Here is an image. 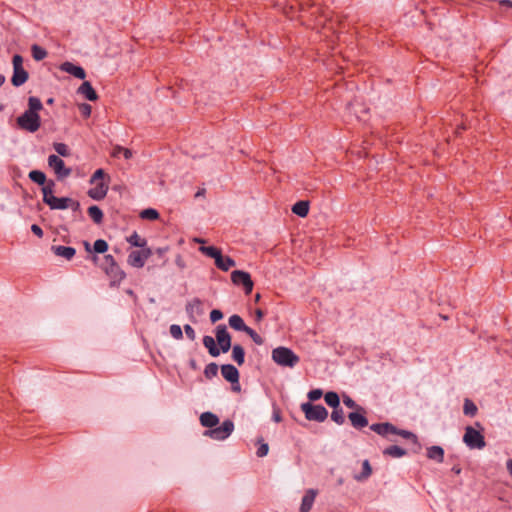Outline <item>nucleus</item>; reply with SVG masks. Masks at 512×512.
I'll return each instance as SVG.
<instances>
[{
  "label": "nucleus",
  "instance_id": "864d4df0",
  "mask_svg": "<svg viewBox=\"0 0 512 512\" xmlns=\"http://www.w3.org/2000/svg\"><path fill=\"white\" fill-rule=\"evenodd\" d=\"M79 110L83 117L88 118L91 115L92 107L87 103H82L79 105Z\"/></svg>",
  "mask_w": 512,
  "mask_h": 512
},
{
  "label": "nucleus",
  "instance_id": "6ab92c4d",
  "mask_svg": "<svg viewBox=\"0 0 512 512\" xmlns=\"http://www.w3.org/2000/svg\"><path fill=\"white\" fill-rule=\"evenodd\" d=\"M71 202L70 197H56L54 196L49 202L46 203L52 210H64L69 208Z\"/></svg>",
  "mask_w": 512,
  "mask_h": 512
},
{
  "label": "nucleus",
  "instance_id": "ea45409f",
  "mask_svg": "<svg viewBox=\"0 0 512 512\" xmlns=\"http://www.w3.org/2000/svg\"><path fill=\"white\" fill-rule=\"evenodd\" d=\"M140 217L145 220L154 221L160 217V214L154 208H147L141 211Z\"/></svg>",
  "mask_w": 512,
  "mask_h": 512
},
{
  "label": "nucleus",
  "instance_id": "5fc2aeb1",
  "mask_svg": "<svg viewBox=\"0 0 512 512\" xmlns=\"http://www.w3.org/2000/svg\"><path fill=\"white\" fill-rule=\"evenodd\" d=\"M268 452H269L268 444L265 443V442H261L259 447H258V449H257V451H256V455L258 457L262 458V457H265L268 454Z\"/></svg>",
  "mask_w": 512,
  "mask_h": 512
},
{
  "label": "nucleus",
  "instance_id": "20e7f679",
  "mask_svg": "<svg viewBox=\"0 0 512 512\" xmlns=\"http://www.w3.org/2000/svg\"><path fill=\"white\" fill-rule=\"evenodd\" d=\"M17 125L22 130L30 133L36 132L41 126V118L39 114L24 111L16 120Z\"/></svg>",
  "mask_w": 512,
  "mask_h": 512
},
{
  "label": "nucleus",
  "instance_id": "8fccbe9b",
  "mask_svg": "<svg viewBox=\"0 0 512 512\" xmlns=\"http://www.w3.org/2000/svg\"><path fill=\"white\" fill-rule=\"evenodd\" d=\"M245 333L249 335L255 344L262 345L264 343V339L252 328L249 327Z\"/></svg>",
  "mask_w": 512,
  "mask_h": 512
},
{
  "label": "nucleus",
  "instance_id": "f03ea898",
  "mask_svg": "<svg viewBox=\"0 0 512 512\" xmlns=\"http://www.w3.org/2000/svg\"><path fill=\"white\" fill-rule=\"evenodd\" d=\"M301 410L309 421L324 422L328 417L327 409L321 404L315 405L311 402H305L301 404Z\"/></svg>",
  "mask_w": 512,
  "mask_h": 512
},
{
  "label": "nucleus",
  "instance_id": "bb28decb",
  "mask_svg": "<svg viewBox=\"0 0 512 512\" xmlns=\"http://www.w3.org/2000/svg\"><path fill=\"white\" fill-rule=\"evenodd\" d=\"M56 183L54 180L49 179L47 182L42 186V194H43V202L46 204L54 197V189H55Z\"/></svg>",
  "mask_w": 512,
  "mask_h": 512
},
{
  "label": "nucleus",
  "instance_id": "49530a36",
  "mask_svg": "<svg viewBox=\"0 0 512 512\" xmlns=\"http://www.w3.org/2000/svg\"><path fill=\"white\" fill-rule=\"evenodd\" d=\"M331 419L338 425H342L345 422L344 412L340 406L337 409H333Z\"/></svg>",
  "mask_w": 512,
  "mask_h": 512
},
{
  "label": "nucleus",
  "instance_id": "b1692460",
  "mask_svg": "<svg viewBox=\"0 0 512 512\" xmlns=\"http://www.w3.org/2000/svg\"><path fill=\"white\" fill-rule=\"evenodd\" d=\"M427 457L438 463L444 461V449L441 446L433 445L427 448Z\"/></svg>",
  "mask_w": 512,
  "mask_h": 512
},
{
  "label": "nucleus",
  "instance_id": "f8f14e48",
  "mask_svg": "<svg viewBox=\"0 0 512 512\" xmlns=\"http://www.w3.org/2000/svg\"><path fill=\"white\" fill-rule=\"evenodd\" d=\"M60 69L77 79L83 80L86 77V72L83 67L76 65L72 62L66 61L60 65Z\"/></svg>",
  "mask_w": 512,
  "mask_h": 512
},
{
  "label": "nucleus",
  "instance_id": "72a5a7b5",
  "mask_svg": "<svg viewBox=\"0 0 512 512\" xmlns=\"http://www.w3.org/2000/svg\"><path fill=\"white\" fill-rule=\"evenodd\" d=\"M28 177L32 182L41 186L47 182L46 175L41 170H31L28 174Z\"/></svg>",
  "mask_w": 512,
  "mask_h": 512
},
{
  "label": "nucleus",
  "instance_id": "2eb2a0df",
  "mask_svg": "<svg viewBox=\"0 0 512 512\" xmlns=\"http://www.w3.org/2000/svg\"><path fill=\"white\" fill-rule=\"evenodd\" d=\"M105 273L110 277L111 283L116 284L120 283L126 276L125 272L120 268V266L116 263L108 267V270Z\"/></svg>",
  "mask_w": 512,
  "mask_h": 512
},
{
  "label": "nucleus",
  "instance_id": "680f3d73",
  "mask_svg": "<svg viewBox=\"0 0 512 512\" xmlns=\"http://www.w3.org/2000/svg\"><path fill=\"white\" fill-rule=\"evenodd\" d=\"M272 419L277 423L282 421L280 410L276 406L273 407Z\"/></svg>",
  "mask_w": 512,
  "mask_h": 512
},
{
  "label": "nucleus",
  "instance_id": "412c9836",
  "mask_svg": "<svg viewBox=\"0 0 512 512\" xmlns=\"http://www.w3.org/2000/svg\"><path fill=\"white\" fill-rule=\"evenodd\" d=\"M200 423L202 426L213 429L219 423V417L212 412H203L200 416Z\"/></svg>",
  "mask_w": 512,
  "mask_h": 512
},
{
  "label": "nucleus",
  "instance_id": "e433bc0d",
  "mask_svg": "<svg viewBox=\"0 0 512 512\" xmlns=\"http://www.w3.org/2000/svg\"><path fill=\"white\" fill-rule=\"evenodd\" d=\"M392 434L399 435V436L403 437L404 439L411 441L413 444L420 446L418 437L411 431L400 429V428L396 427V431L393 432Z\"/></svg>",
  "mask_w": 512,
  "mask_h": 512
},
{
  "label": "nucleus",
  "instance_id": "13d9d810",
  "mask_svg": "<svg viewBox=\"0 0 512 512\" xmlns=\"http://www.w3.org/2000/svg\"><path fill=\"white\" fill-rule=\"evenodd\" d=\"M184 331H185V334H186L188 339H190L191 341L195 340L196 333H195V330L192 328L191 325H189V324L184 325Z\"/></svg>",
  "mask_w": 512,
  "mask_h": 512
},
{
  "label": "nucleus",
  "instance_id": "7c9ffc66",
  "mask_svg": "<svg viewBox=\"0 0 512 512\" xmlns=\"http://www.w3.org/2000/svg\"><path fill=\"white\" fill-rule=\"evenodd\" d=\"M372 474V468L369 460L365 459L362 463V471L359 474L354 475V479L358 482L367 480Z\"/></svg>",
  "mask_w": 512,
  "mask_h": 512
},
{
  "label": "nucleus",
  "instance_id": "4c0bfd02",
  "mask_svg": "<svg viewBox=\"0 0 512 512\" xmlns=\"http://www.w3.org/2000/svg\"><path fill=\"white\" fill-rule=\"evenodd\" d=\"M477 411H478V408H477L476 404L472 400L466 398L464 400L463 413L466 416L474 417L476 415Z\"/></svg>",
  "mask_w": 512,
  "mask_h": 512
},
{
  "label": "nucleus",
  "instance_id": "4d7b16f0",
  "mask_svg": "<svg viewBox=\"0 0 512 512\" xmlns=\"http://www.w3.org/2000/svg\"><path fill=\"white\" fill-rule=\"evenodd\" d=\"M223 318V313L219 309H213L210 312V320L212 323H216Z\"/></svg>",
  "mask_w": 512,
  "mask_h": 512
},
{
  "label": "nucleus",
  "instance_id": "aec40b11",
  "mask_svg": "<svg viewBox=\"0 0 512 512\" xmlns=\"http://www.w3.org/2000/svg\"><path fill=\"white\" fill-rule=\"evenodd\" d=\"M317 491L314 489H309L306 491L302 498L301 506H300V512H309L310 509L313 506V503L315 501Z\"/></svg>",
  "mask_w": 512,
  "mask_h": 512
},
{
  "label": "nucleus",
  "instance_id": "0eeeda50",
  "mask_svg": "<svg viewBox=\"0 0 512 512\" xmlns=\"http://www.w3.org/2000/svg\"><path fill=\"white\" fill-rule=\"evenodd\" d=\"M231 281L234 285L242 286L245 294H250L253 290V281L248 272L243 270H234L231 273Z\"/></svg>",
  "mask_w": 512,
  "mask_h": 512
},
{
  "label": "nucleus",
  "instance_id": "6e6552de",
  "mask_svg": "<svg viewBox=\"0 0 512 512\" xmlns=\"http://www.w3.org/2000/svg\"><path fill=\"white\" fill-rule=\"evenodd\" d=\"M215 338L217 341V346L220 349V353H226L233 347L231 345V335L227 331V327L224 324H220L216 327Z\"/></svg>",
  "mask_w": 512,
  "mask_h": 512
},
{
  "label": "nucleus",
  "instance_id": "79ce46f5",
  "mask_svg": "<svg viewBox=\"0 0 512 512\" xmlns=\"http://www.w3.org/2000/svg\"><path fill=\"white\" fill-rule=\"evenodd\" d=\"M69 208L72 210L74 220H82L83 219V213L81 210L80 203L78 201L71 198Z\"/></svg>",
  "mask_w": 512,
  "mask_h": 512
},
{
  "label": "nucleus",
  "instance_id": "a878e982",
  "mask_svg": "<svg viewBox=\"0 0 512 512\" xmlns=\"http://www.w3.org/2000/svg\"><path fill=\"white\" fill-rule=\"evenodd\" d=\"M228 323L229 326L236 331L246 332L247 329L249 328V326L245 324L242 317L237 314L230 316Z\"/></svg>",
  "mask_w": 512,
  "mask_h": 512
},
{
  "label": "nucleus",
  "instance_id": "7ed1b4c3",
  "mask_svg": "<svg viewBox=\"0 0 512 512\" xmlns=\"http://www.w3.org/2000/svg\"><path fill=\"white\" fill-rule=\"evenodd\" d=\"M12 64L13 75L11 77V83L15 87H20L29 78L28 72L23 68V57L19 54H15L12 58Z\"/></svg>",
  "mask_w": 512,
  "mask_h": 512
},
{
  "label": "nucleus",
  "instance_id": "f257e3e1",
  "mask_svg": "<svg viewBox=\"0 0 512 512\" xmlns=\"http://www.w3.org/2000/svg\"><path fill=\"white\" fill-rule=\"evenodd\" d=\"M272 360L281 367H295L299 361V356L292 349L284 346L276 347L272 350Z\"/></svg>",
  "mask_w": 512,
  "mask_h": 512
},
{
  "label": "nucleus",
  "instance_id": "473e14b6",
  "mask_svg": "<svg viewBox=\"0 0 512 512\" xmlns=\"http://www.w3.org/2000/svg\"><path fill=\"white\" fill-rule=\"evenodd\" d=\"M43 109V104L38 97L30 96L28 98V109L27 112L39 114L38 112Z\"/></svg>",
  "mask_w": 512,
  "mask_h": 512
},
{
  "label": "nucleus",
  "instance_id": "6e6d98bb",
  "mask_svg": "<svg viewBox=\"0 0 512 512\" xmlns=\"http://www.w3.org/2000/svg\"><path fill=\"white\" fill-rule=\"evenodd\" d=\"M343 403L345 406H347L348 408H352V409H360V410H363L360 406H358L356 404V402L351 398L349 397L348 395H344L343 396Z\"/></svg>",
  "mask_w": 512,
  "mask_h": 512
},
{
  "label": "nucleus",
  "instance_id": "c9c22d12",
  "mask_svg": "<svg viewBox=\"0 0 512 512\" xmlns=\"http://www.w3.org/2000/svg\"><path fill=\"white\" fill-rule=\"evenodd\" d=\"M127 241L131 246H134V247L145 248L147 245V240L145 238H142L140 235H138L137 232H133L127 238Z\"/></svg>",
  "mask_w": 512,
  "mask_h": 512
},
{
  "label": "nucleus",
  "instance_id": "393cba45",
  "mask_svg": "<svg viewBox=\"0 0 512 512\" xmlns=\"http://www.w3.org/2000/svg\"><path fill=\"white\" fill-rule=\"evenodd\" d=\"M202 342L212 357H218L220 355V349L217 346L216 340L212 336L205 335Z\"/></svg>",
  "mask_w": 512,
  "mask_h": 512
},
{
  "label": "nucleus",
  "instance_id": "c756f323",
  "mask_svg": "<svg viewBox=\"0 0 512 512\" xmlns=\"http://www.w3.org/2000/svg\"><path fill=\"white\" fill-rule=\"evenodd\" d=\"M383 454L393 458H401L407 454V451L400 446L391 445L383 450Z\"/></svg>",
  "mask_w": 512,
  "mask_h": 512
},
{
  "label": "nucleus",
  "instance_id": "774afa93",
  "mask_svg": "<svg viewBox=\"0 0 512 512\" xmlns=\"http://www.w3.org/2000/svg\"><path fill=\"white\" fill-rule=\"evenodd\" d=\"M507 470L509 471L510 475L512 476V459H509L506 463Z\"/></svg>",
  "mask_w": 512,
  "mask_h": 512
},
{
  "label": "nucleus",
  "instance_id": "37998d69",
  "mask_svg": "<svg viewBox=\"0 0 512 512\" xmlns=\"http://www.w3.org/2000/svg\"><path fill=\"white\" fill-rule=\"evenodd\" d=\"M112 156L113 157L123 156L126 160H128L132 157V151L130 149L124 148L122 146H116L113 149Z\"/></svg>",
  "mask_w": 512,
  "mask_h": 512
},
{
  "label": "nucleus",
  "instance_id": "f3484780",
  "mask_svg": "<svg viewBox=\"0 0 512 512\" xmlns=\"http://www.w3.org/2000/svg\"><path fill=\"white\" fill-rule=\"evenodd\" d=\"M348 418L351 425L356 429H362L368 425V419L363 413H359L357 411L350 412L348 414Z\"/></svg>",
  "mask_w": 512,
  "mask_h": 512
},
{
  "label": "nucleus",
  "instance_id": "4be33fe9",
  "mask_svg": "<svg viewBox=\"0 0 512 512\" xmlns=\"http://www.w3.org/2000/svg\"><path fill=\"white\" fill-rule=\"evenodd\" d=\"M51 250L54 252L55 255L63 257L67 260H71L76 254L75 248L70 246H52Z\"/></svg>",
  "mask_w": 512,
  "mask_h": 512
},
{
  "label": "nucleus",
  "instance_id": "9b49d317",
  "mask_svg": "<svg viewBox=\"0 0 512 512\" xmlns=\"http://www.w3.org/2000/svg\"><path fill=\"white\" fill-rule=\"evenodd\" d=\"M186 313L192 322H196V316H201L204 311L202 308V301L199 298H194L186 304Z\"/></svg>",
  "mask_w": 512,
  "mask_h": 512
},
{
  "label": "nucleus",
  "instance_id": "423d86ee",
  "mask_svg": "<svg viewBox=\"0 0 512 512\" xmlns=\"http://www.w3.org/2000/svg\"><path fill=\"white\" fill-rule=\"evenodd\" d=\"M234 430V423L230 419H226L220 426H215L213 429L205 430L204 435L217 441L227 439Z\"/></svg>",
  "mask_w": 512,
  "mask_h": 512
},
{
  "label": "nucleus",
  "instance_id": "de8ad7c7",
  "mask_svg": "<svg viewBox=\"0 0 512 512\" xmlns=\"http://www.w3.org/2000/svg\"><path fill=\"white\" fill-rule=\"evenodd\" d=\"M218 374V365L214 362L209 363L204 369V375L207 379H212Z\"/></svg>",
  "mask_w": 512,
  "mask_h": 512
},
{
  "label": "nucleus",
  "instance_id": "2f4dec72",
  "mask_svg": "<svg viewBox=\"0 0 512 512\" xmlns=\"http://www.w3.org/2000/svg\"><path fill=\"white\" fill-rule=\"evenodd\" d=\"M324 400H325V403L333 409H337L340 406V397H339L338 393H336L334 391L327 392L324 395Z\"/></svg>",
  "mask_w": 512,
  "mask_h": 512
},
{
  "label": "nucleus",
  "instance_id": "bf43d9fd",
  "mask_svg": "<svg viewBox=\"0 0 512 512\" xmlns=\"http://www.w3.org/2000/svg\"><path fill=\"white\" fill-rule=\"evenodd\" d=\"M105 177V171L103 169H97L92 175L90 182L93 183L97 180H102Z\"/></svg>",
  "mask_w": 512,
  "mask_h": 512
},
{
  "label": "nucleus",
  "instance_id": "4468645a",
  "mask_svg": "<svg viewBox=\"0 0 512 512\" xmlns=\"http://www.w3.org/2000/svg\"><path fill=\"white\" fill-rule=\"evenodd\" d=\"M370 429L380 436L387 437L396 431V426L389 422L374 423L370 425Z\"/></svg>",
  "mask_w": 512,
  "mask_h": 512
},
{
  "label": "nucleus",
  "instance_id": "338daca9",
  "mask_svg": "<svg viewBox=\"0 0 512 512\" xmlns=\"http://www.w3.org/2000/svg\"><path fill=\"white\" fill-rule=\"evenodd\" d=\"M500 5L506 6V7H512V0H501Z\"/></svg>",
  "mask_w": 512,
  "mask_h": 512
},
{
  "label": "nucleus",
  "instance_id": "dca6fc26",
  "mask_svg": "<svg viewBox=\"0 0 512 512\" xmlns=\"http://www.w3.org/2000/svg\"><path fill=\"white\" fill-rule=\"evenodd\" d=\"M108 192V185L104 182H99L94 188L88 191V196L93 200L100 201L105 198Z\"/></svg>",
  "mask_w": 512,
  "mask_h": 512
},
{
  "label": "nucleus",
  "instance_id": "cd10ccee",
  "mask_svg": "<svg viewBox=\"0 0 512 512\" xmlns=\"http://www.w3.org/2000/svg\"><path fill=\"white\" fill-rule=\"evenodd\" d=\"M232 349V359L235 361L239 366L243 365L245 362V350L244 348L239 345L235 344L233 345Z\"/></svg>",
  "mask_w": 512,
  "mask_h": 512
},
{
  "label": "nucleus",
  "instance_id": "58836bf2",
  "mask_svg": "<svg viewBox=\"0 0 512 512\" xmlns=\"http://www.w3.org/2000/svg\"><path fill=\"white\" fill-rule=\"evenodd\" d=\"M199 251L207 257L213 258L214 261L221 254V250L215 246H201Z\"/></svg>",
  "mask_w": 512,
  "mask_h": 512
},
{
  "label": "nucleus",
  "instance_id": "a18cd8bd",
  "mask_svg": "<svg viewBox=\"0 0 512 512\" xmlns=\"http://www.w3.org/2000/svg\"><path fill=\"white\" fill-rule=\"evenodd\" d=\"M108 250V243L104 239H97L93 244V252L103 254Z\"/></svg>",
  "mask_w": 512,
  "mask_h": 512
},
{
  "label": "nucleus",
  "instance_id": "052dcab7",
  "mask_svg": "<svg viewBox=\"0 0 512 512\" xmlns=\"http://www.w3.org/2000/svg\"><path fill=\"white\" fill-rule=\"evenodd\" d=\"M31 231L39 238L43 237V230L38 224H32Z\"/></svg>",
  "mask_w": 512,
  "mask_h": 512
},
{
  "label": "nucleus",
  "instance_id": "c85d7f7f",
  "mask_svg": "<svg viewBox=\"0 0 512 512\" xmlns=\"http://www.w3.org/2000/svg\"><path fill=\"white\" fill-rule=\"evenodd\" d=\"M292 212L299 217H306L309 212L308 201L300 200L292 206Z\"/></svg>",
  "mask_w": 512,
  "mask_h": 512
},
{
  "label": "nucleus",
  "instance_id": "5701e85b",
  "mask_svg": "<svg viewBox=\"0 0 512 512\" xmlns=\"http://www.w3.org/2000/svg\"><path fill=\"white\" fill-rule=\"evenodd\" d=\"M218 269L222 271H228L231 267L236 265V262L230 256H225L222 253L214 261Z\"/></svg>",
  "mask_w": 512,
  "mask_h": 512
},
{
  "label": "nucleus",
  "instance_id": "1a4fd4ad",
  "mask_svg": "<svg viewBox=\"0 0 512 512\" xmlns=\"http://www.w3.org/2000/svg\"><path fill=\"white\" fill-rule=\"evenodd\" d=\"M48 165L50 168L53 169L54 173L56 174L59 180L68 177L72 172V169L66 167L64 161L58 155L55 154L49 155Z\"/></svg>",
  "mask_w": 512,
  "mask_h": 512
},
{
  "label": "nucleus",
  "instance_id": "a211bd4d",
  "mask_svg": "<svg viewBox=\"0 0 512 512\" xmlns=\"http://www.w3.org/2000/svg\"><path fill=\"white\" fill-rule=\"evenodd\" d=\"M79 94L83 95L89 101H96L98 95L89 81H84L78 88Z\"/></svg>",
  "mask_w": 512,
  "mask_h": 512
},
{
  "label": "nucleus",
  "instance_id": "a19ab883",
  "mask_svg": "<svg viewBox=\"0 0 512 512\" xmlns=\"http://www.w3.org/2000/svg\"><path fill=\"white\" fill-rule=\"evenodd\" d=\"M31 52H32L33 58L36 61H41L44 58H46V56H47V51L43 47H41V46H39L37 44H34L31 47Z\"/></svg>",
  "mask_w": 512,
  "mask_h": 512
},
{
  "label": "nucleus",
  "instance_id": "603ef678",
  "mask_svg": "<svg viewBox=\"0 0 512 512\" xmlns=\"http://www.w3.org/2000/svg\"><path fill=\"white\" fill-rule=\"evenodd\" d=\"M323 395V391L321 389H312L308 392L307 397L310 401H317Z\"/></svg>",
  "mask_w": 512,
  "mask_h": 512
},
{
  "label": "nucleus",
  "instance_id": "c03bdc74",
  "mask_svg": "<svg viewBox=\"0 0 512 512\" xmlns=\"http://www.w3.org/2000/svg\"><path fill=\"white\" fill-rule=\"evenodd\" d=\"M53 149L62 157H68L70 155V149L65 143L55 142L53 143Z\"/></svg>",
  "mask_w": 512,
  "mask_h": 512
},
{
  "label": "nucleus",
  "instance_id": "3c124183",
  "mask_svg": "<svg viewBox=\"0 0 512 512\" xmlns=\"http://www.w3.org/2000/svg\"><path fill=\"white\" fill-rule=\"evenodd\" d=\"M115 262V259L112 255H105L101 261H100V264H99V267L101 269H103L104 271H107L108 270V267L113 265V263Z\"/></svg>",
  "mask_w": 512,
  "mask_h": 512
},
{
  "label": "nucleus",
  "instance_id": "9d476101",
  "mask_svg": "<svg viewBox=\"0 0 512 512\" xmlns=\"http://www.w3.org/2000/svg\"><path fill=\"white\" fill-rule=\"evenodd\" d=\"M151 255L152 250L148 247L142 248L141 250H134L128 255L127 263L134 268H142Z\"/></svg>",
  "mask_w": 512,
  "mask_h": 512
},
{
  "label": "nucleus",
  "instance_id": "09e8293b",
  "mask_svg": "<svg viewBox=\"0 0 512 512\" xmlns=\"http://www.w3.org/2000/svg\"><path fill=\"white\" fill-rule=\"evenodd\" d=\"M169 332L171 336L176 340H181L183 338L182 328L178 324H172L169 328Z\"/></svg>",
  "mask_w": 512,
  "mask_h": 512
},
{
  "label": "nucleus",
  "instance_id": "0e129e2a",
  "mask_svg": "<svg viewBox=\"0 0 512 512\" xmlns=\"http://www.w3.org/2000/svg\"><path fill=\"white\" fill-rule=\"evenodd\" d=\"M231 389L233 392H240L241 391V386L239 384V380L237 381V383H231Z\"/></svg>",
  "mask_w": 512,
  "mask_h": 512
},
{
  "label": "nucleus",
  "instance_id": "69168bd1",
  "mask_svg": "<svg viewBox=\"0 0 512 512\" xmlns=\"http://www.w3.org/2000/svg\"><path fill=\"white\" fill-rule=\"evenodd\" d=\"M189 366L193 370H197L198 369V365H197V362H196L195 359H190L189 360Z\"/></svg>",
  "mask_w": 512,
  "mask_h": 512
},
{
  "label": "nucleus",
  "instance_id": "ddd939ff",
  "mask_svg": "<svg viewBox=\"0 0 512 512\" xmlns=\"http://www.w3.org/2000/svg\"><path fill=\"white\" fill-rule=\"evenodd\" d=\"M221 374L230 383H237L240 377L238 369L232 364H223L221 366Z\"/></svg>",
  "mask_w": 512,
  "mask_h": 512
},
{
  "label": "nucleus",
  "instance_id": "e2e57ef3",
  "mask_svg": "<svg viewBox=\"0 0 512 512\" xmlns=\"http://www.w3.org/2000/svg\"><path fill=\"white\" fill-rule=\"evenodd\" d=\"M255 317L257 321H261L264 317V312L261 309L255 311Z\"/></svg>",
  "mask_w": 512,
  "mask_h": 512
},
{
  "label": "nucleus",
  "instance_id": "f704fd0d",
  "mask_svg": "<svg viewBox=\"0 0 512 512\" xmlns=\"http://www.w3.org/2000/svg\"><path fill=\"white\" fill-rule=\"evenodd\" d=\"M88 215L95 224H101L103 221V212L97 205H92L88 208Z\"/></svg>",
  "mask_w": 512,
  "mask_h": 512
},
{
  "label": "nucleus",
  "instance_id": "39448f33",
  "mask_svg": "<svg viewBox=\"0 0 512 512\" xmlns=\"http://www.w3.org/2000/svg\"><path fill=\"white\" fill-rule=\"evenodd\" d=\"M463 442L470 449H483L486 446L483 434L472 426L465 428Z\"/></svg>",
  "mask_w": 512,
  "mask_h": 512
}]
</instances>
